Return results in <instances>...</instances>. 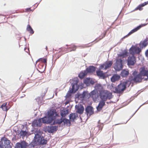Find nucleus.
Returning <instances> with one entry per match:
<instances>
[{"instance_id": "09e8293b", "label": "nucleus", "mask_w": 148, "mask_h": 148, "mask_svg": "<svg viewBox=\"0 0 148 148\" xmlns=\"http://www.w3.org/2000/svg\"><path fill=\"white\" fill-rule=\"evenodd\" d=\"M4 146L5 148H12V147L10 145V144Z\"/></svg>"}, {"instance_id": "69168bd1", "label": "nucleus", "mask_w": 148, "mask_h": 148, "mask_svg": "<svg viewBox=\"0 0 148 148\" xmlns=\"http://www.w3.org/2000/svg\"><path fill=\"white\" fill-rule=\"evenodd\" d=\"M63 48H62V47H60V48H59V49H60V50H62V49H63Z\"/></svg>"}, {"instance_id": "412c9836", "label": "nucleus", "mask_w": 148, "mask_h": 148, "mask_svg": "<svg viewBox=\"0 0 148 148\" xmlns=\"http://www.w3.org/2000/svg\"><path fill=\"white\" fill-rule=\"evenodd\" d=\"M99 97L101 100L106 101V91H100L99 93Z\"/></svg>"}, {"instance_id": "7ed1b4c3", "label": "nucleus", "mask_w": 148, "mask_h": 148, "mask_svg": "<svg viewBox=\"0 0 148 148\" xmlns=\"http://www.w3.org/2000/svg\"><path fill=\"white\" fill-rule=\"evenodd\" d=\"M72 80L73 82L71 84L72 88L70 87L69 90L67 92L65 97L66 98H70V97L71 96V94H74L78 90L79 88V86L80 85L78 84L77 83L79 81V79L77 77L74 78Z\"/></svg>"}, {"instance_id": "603ef678", "label": "nucleus", "mask_w": 148, "mask_h": 148, "mask_svg": "<svg viewBox=\"0 0 148 148\" xmlns=\"http://www.w3.org/2000/svg\"><path fill=\"white\" fill-rule=\"evenodd\" d=\"M145 55L147 57H148V49L145 52Z\"/></svg>"}, {"instance_id": "338daca9", "label": "nucleus", "mask_w": 148, "mask_h": 148, "mask_svg": "<svg viewBox=\"0 0 148 148\" xmlns=\"http://www.w3.org/2000/svg\"><path fill=\"white\" fill-rule=\"evenodd\" d=\"M72 80L71 79H70V80H69V82H68H68H70V83H71V81Z\"/></svg>"}, {"instance_id": "1a4fd4ad", "label": "nucleus", "mask_w": 148, "mask_h": 148, "mask_svg": "<svg viewBox=\"0 0 148 148\" xmlns=\"http://www.w3.org/2000/svg\"><path fill=\"white\" fill-rule=\"evenodd\" d=\"M148 24V23H143L141 24L138 26H137L136 27H135L126 36H124L123 38V39H125L128 36H130L133 33L136 32L138 30H139L140 28L142 27L145 26L146 25H147Z\"/></svg>"}, {"instance_id": "ddd939ff", "label": "nucleus", "mask_w": 148, "mask_h": 148, "mask_svg": "<svg viewBox=\"0 0 148 148\" xmlns=\"http://www.w3.org/2000/svg\"><path fill=\"white\" fill-rule=\"evenodd\" d=\"M23 148H31L36 146V145L35 141L33 142L32 140L29 144L24 140L21 141Z\"/></svg>"}, {"instance_id": "cd10ccee", "label": "nucleus", "mask_w": 148, "mask_h": 148, "mask_svg": "<svg viewBox=\"0 0 148 148\" xmlns=\"http://www.w3.org/2000/svg\"><path fill=\"white\" fill-rule=\"evenodd\" d=\"M61 123V117L60 119H55L53 120L52 122L50 123L51 125H55L56 124L60 125Z\"/></svg>"}, {"instance_id": "f704fd0d", "label": "nucleus", "mask_w": 148, "mask_h": 148, "mask_svg": "<svg viewBox=\"0 0 148 148\" xmlns=\"http://www.w3.org/2000/svg\"><path fill=\"white\" fill-rule=\"evenodd\" d=\"M148 4V1L139 5L135 9H141L142 8Z\"/></svg>"}, {"instance_id": "393cba45", "label": "nucleus", "mask_w": 148, "mask_h": 148, "mask_svg": "<svg viewBox=\"0 0 148 148\" xmlns=\"http://www.w3.org/2000/svg\"><path fill=\"white\" fill-rule=\"evenodd\" d=\"M147 42V40L145 39L143 41H141L139 44V48L141 49V51L143 48L145 47L147 45L148 43Z\"/></svg>"}, {"instance_id": "6e6d98bb", "label": "nucleus", "mask_w": 148, "mask_h": 148, "mask_svg": "<svg viewBox=\"0 0 148 148\" xmlns=\"http://www.w3.org/2000/svg\"><path fill=\"white\" fill-rule=\"evenodd\" d=\"M90 83L93 84L94 83V82L92 80H91L89 82V84Z\"/></svg>"}, {"instance_id": "37998d69", "label": "nucleus", "mask_w": 148, "mask_h": 148, "mask_svg": "<svg viewBox=\"0 0 148 148\" xmlns=\"http://www.w3.org/2000/svg\"><path fill=\"white\" fill-rule=\"evenodd\" d=\"M104 73L103 72L99 77V78H102L103 79H105L107 77V76L105 75V73Z\"/></svg>"}, {"instance_id": "4be33fe9", "label": "nucleus", "mask_w": 148, "mask_h": 148, "mask_svg": "<svg viewBox=\"0 0 148 148\" xmlns=\"http://www.w3.org/2000/svg\"><path fill=\"white\" fill-rule=\"evenodd\" d=\"M105 101L100 100L96 108L98 111H100L102 109L103 107L105 105Z\"/></svg>"}, {"instance_id": "f3484780", "label": "nucleus", "mask_w": 148, "mask_h": 148, "mask_svg": "<svg viewBox=\"0 0 148 148\" xmlns=\"http://www.w3.org/2000/svg\"><path fill=\"white\" fill-rule=\"evenodd\" d=\"M99 93L95 89H94L90 92V97L94 102H95L98 98Z\"/></svg>"}, {"instance_id": "a211bd4d", "label": "nucleus", "mask_w": 148, "mask_h": 148, "mask_svg": "<svg viewBox=\"0 0 148 148\" xmlns=\"http://www.w3.org/2000/svg\"><path fill=\"white\" fill-rule=\"evenodd\" d=\"M93 107L90 105H88L85 108V113L88 115L90 114V115H91L94 113Z\"/></svg>"}, {"instance_id": "2eb2a0df", "label": "nucleus", "mask_w": 148, "mask_h": 148, "mask_svg": "<svg viewBox=\"0 0 148 148\" xmlns=\"http://www.w3.org/2000/svg\"><path fill=\"white\" fill-rule=\"evenodd\" d=\"M66 46L68 47L66 48L65 47H62L63 48L62 51H66L67 52H71L72 51H75L76 48V47L73 45H66Z\"/></svg>"}, {"instance_id": "c756f323", "label": "nucleus", "mask_w": 148, "mask_h": 148, "mask_svg": "<svg viewBox=\"0 0 148 148\" xmlns=\"http://www.w3.org/2000/svg\"><path fill=\"white\" fill-rule=\"evenodd\" d=\"M61 123L63 122L64 125L66 124L67 125L69 124L70 125L71 124V121L69 119H68L66 118L65 117H61Z\"/></svg>"}, {"instance_id": "a19ab883", "label": "nucleus", "mask_w": 148, "mask_h": 148, "mask_svg": "<svg viewBox=\"0 0 148 148\" xmlns=\"http://www.w3.org/2000/svg\"><path fill=\"white\" fill-rule=\"evenodd\" d=\"M147 101H146V102H145L143 104H142L141 105H140V106L135 111V112L131 116V117L127 121V122L125 123V124H126L127 122L134 115V114H135V113L137 112V111L139 109V108H140V107L142 106H143V105L145 104H147V103H148V102H147Z\"/></svg>"}, {"instance_id": "774afa93", "label": "nucleus", "mask_w": 148, "mask_h": 148, "mask_svg": "<svg viewBox=\"0 0 148 148\" xmlns=\"http://www.w3.org/2000/svg\"><path fill=\"white\" fill-rule=\"evenodd\" d=\"M45 49H46V50H47V46L46 47Z\"/></svg>"}, {"instance_id": "6e6552de", "label": "nucleus", "mask_w": 148, "mask_h": 148, "mask_svg": "<svg viewBox=\"0 0 148 148\" xmlns=\"http://www.w3.org/2000/svg\"><path fill=\"white\" fill-rule=\"evenodd\" d=\"M43 129L45 132H48L51 134L56 132L58 130V126L56 125L46 126L43 128Z\"/></svg>"}, {"instance_id": "864d4df0", "label": "nucleus", "mask_w": 148, "mask_h": 148, "mask_svg": "<svg viewBox=\"0 0 148 148\" xmlns=\"http://www.w3.org/2000/svg\"><path fill=\"white\" fill-rule=\"evenodd\" d=\"M11 106L8 107V106L7 105V106H6V111H8V110L10 108Z\"/></svg>"}, {"instance_id": "9b49d317", "label": "nucleus", "mask_w": 148, "mask_h": 148, "mask_svg": "<svg viewBox=\"0 0 148 148\" xmlns=\"http://www.w3.org/2000/svg\"><path fill=\"white\" fill-rule=\"evenodd\" d=\"M122 60L121 58L116 59L115 64V66L114 67L115 70L119 71L122 70L123 68Z\"/></svg>"}, {"instance_id": "3c124183", "label": "nucleus", "mask_w": 148, "mask_h": 148, "mask_svg": "<svg viewBox=\"0 0 148 148\" xmlns=\"http://www.w3.org/2000/svg\"><path fill=\"white\" fill-rule=\"evenodd\" d=\"M42 146L38 145L36 148H45V146H44V145H42Z\"/></svg>"}, {"instance_id": "e2e57ef3", "label": "nucleus", "mask_w": 148, "mask_h": 148, "mask_svg": "<svg viewBox=\"0 0 148 148\" xmlns=\"http://www.w3.org/2000/svg\"><path fill=\"white\" fill-rule=\"evenodd\" d=\"M79 118L80 119V120H81V121H82V118L81 117V116H80V115H79Z\"/></svg>"}, {"instance_id": "c9c22d12", "label": "nucleus", "mask_w": 148, "mask_h": 148, "mask_svg": "<svg viewBox=\"0 0 148 148\" xmlns=\"http://www.w3.org/2000/svg\"><path fill=\"white\" fill-rule=\"evenodd\" d=\"M75 99H83L82 94H80L79 92H78L75 95Z\"/></svg>"}, {"instance_id": "4468645a", "label": "nucleus", "mask_w": 148, "mask_h": 148, "mask_svg": "<svg viewBox=\"0 0 148 148\" xmlns=\"http://www.w3.org/2000/svg\"><path fill=\"white\" fill-rule=\"evenodd\" d=\"M136 62V58L133 55L129 56L127 60V64L128 66H133Z\"/></svg>"}, {"instance_id": "f257e3e1", "label": "nucleus", "mask_w": 148, "mask_h": 148, "mask_svg": "<svg viewBox=\"0 0 148 148\" xmlns=\"http://www.w3.org/2000/svg\"><path fill=\"white\" fill-rule=\"evenodd\" d=\"M143 76H146L148 78V70L146 69L145 67L140 68L139 73L136 70L133 71L132 75L129 76V79L134 83H139L141 82L144 79Z\"/></svg>"}, {"instance_id": "423d86ee", "label": "nucleus", "mask_w": 148, "mask_h": 148, "mask_svg": "<svg viewBox=\"0 0 148 148\" xmlns=\"http://www.w3.org/2000/svg\"><path fill=\"white\" fill-rule=\"evenodd\" d=\"M96 67L93 66H90L87 67L84 71H82L78 74V77L80 79L83 78L88 73H91L95 72Z\"/></svg>"}, {"instance_id": "0eeeda50", "label": "nucleus", "mask_w": 148, "mask_h": 148, "mask_svg": "<svg viewBox=\"0 0 148 148\" xmlns=\"http://www.w3.org/2000/svg\"><path fill=\"white\" fill-rule=\"evenodd\" d=\"M46 116H45L42 118H39L38 120H34L32 124V127H40L42 125V123L48 124L47 122Z\"/></svg>"}, {"instance_id": "aec40b11", "label": "nucleus", "mask_w": 148, "mask_h": 148, "mask_svg": "<svg viewBox=\"0 0 148 148\" xmlns=\"http://www.w3.org/2000/svg\"><path fill=\"white\" fill-rule=\"evenodd\" d=\"M69 120L70 121L74 122L75 120L77 119V118H78V114L76 113H71L69 115Z\"/></svg>"}, {"instance_id": "0e129e2a", "label": "nucleus", "mask_w": 148, "mask_h": 148, "mask_svg": "<svg viewBox=\"0 0 148 148\" xmlns=\"http://www.w3.org/2000/svg\"><path fill=\"white\" fill-rule=\"evenodd\" d=\"M25 95H23V96H22L21 97V98H22L23 97H25Z\"/></svg>"}, {"instance_id": "a18cd8bd", "label": "nucleus", "mask_w": 148, "mask_h": 148, "mask_svg": "<svg viewBox=\"0 0 148 148\" xmlns=\"http://www.w3.org/2000/svg\"><path fill=\"white\" fill-rule=\"evenodd\" d=\"M89 80L88 79H86L84 80V83L86 84H89Z\"/></svg>"}, {"instance_id": "8fccbe9b", "label": "nucleus", "mask_w": 148, "mask_h": 148, "mask_svg": "<svg viewBox=\"0 0 148 148\" xmlns=\"http://www.w3.org/2000/svg\"><path fill=\"white\" fill-rule=\"evenodd\" d=\"M106 34V32H104L103 34L101 36V38H100L99 39V40H100L102 38H104Z\"/></svg>"}, {"instance_id": "473e14b6", "label": "nucleus", "mask_w": 148, "mask_h": 148, "mask_svg": "<svg viewBox=\"0 0 148 148\" xmlns=\"http://www.w3.org/2000/svg\"><path fill=\"white\" fill-rule=\"evenodd\" d=\"M113 95H112V92H110L108 90L106 91V99L110 100L112 98Z\"/></svg>"}, {"instance_id": "4c0bfd02", "label": "nucleus", "mask_w": 148, "mask_h": 148, "mask_svg": "<svg viewBox=\"0 0 148 148\" xmlns=\"http://www.w3.org/2000/svg\"><path fill=\"white\" fill-rule=\"evenodd\" d=\"M34 10H25V11L24 10H14V13L15 12L17 13L18 12H27L30 11H32V12H33Z\"/></svg>"}, {"instance_id": "6ab92c4d", "label": "nucleus", "mask_w": 148, "mask_h": 148, "mask_svg": "<svg viewBox=\"0 0 148 148\" xmlns=\"http://www.w3.org/2000/svg\"><path fill=\"white\" fill-rule=\"evenodd\" d=\"M60 113L61 117H65L69 113V110L68 109L63 108L62 109L60 110Z\"/></svg>"}, {"instance_id": "c03bdc74", "label": "nucleus", "mask_w": 148, "mask_h": 148, "mask_svg": "<svg viewBox=\"0 0 148 148\" xmlns=\"http://www.w3.org/2000/svg\"><path fill=\"white\" fill-rule=\"evenodd\" d=\"M88 91H84L82 93V97H83V99L85 98V96L88 92Z\"/></svg>"}, {"instance_id": "e433bc0d", "label": "nucleus", "mask_w": 148, "mask_h": 148, "mask_svg": "<svg viewBox=\"0 0 148 148\" xmlns=\"http://www.w3.org/2000/svg\"><path fill=\"white\" fill-rule=\"evenodd\" d=\"M108 87H109V88L112 91L115 93L114 90H115V88L116 87L115 86L114 84L112 83L111 85L108 86Z\"/></svg>"}, {"instance_id": "de8ad7c7", "label": "nucleus", "mask_w": 148, "mask_h": 148, "mask_svg": "<svg viewBox=\"0 0 148 148\" xmlns=\"http://www.w3.org/2000/svg\"><path fill=\"white\" fill-rule=\"evenodd\" d=\"M36 101L39 104L40 101H41L40 98L38 97L36 99Z\"/></svg>"}, {"instance_id": "052dcab7", "label": "nucleus", "mask_w": 148, "mask_h": 148, "mask_svg": "<svg viewBox=\"0 0 148 148\" xmlns=\"http://www.w3.org/2000/svg\"><path fill=\"white\" fill-rule=\"evenodd\" d=\"M144 79V80L145 81H147L148 79V78L147 77L146 78H144L143 79Z\"/></svg>"}, {"instance_id": "13d9d810", "label": "nucleus", "mask_w": 148, "mask_h": 148, "mask_svg": "<svg viewBox=\"0 0 148 148\" xmlns=\"http://www.w3.org/2000/svg\"><path fill=\"white\" fill-rule=\"evenodd\" d=\"M69 103V101H66L65 102V105H66L68 104V103Z\"/></svg>"}, {"instance_id": "5701e85b", "label": "nucleus", "mask_w": 148, "mask_h": 148, "mask_svg": "<svg viewBox=\"0 0 148 148\" xmlns=\"http://www.w3.org/2000/svg\"><path fill=\"white\" fill-rule=\"evenodd\" d=\"M1 141L2 144L3 145V146L10 144V143H11L10 141L5 137H3L1 138Z\"/></svg>"}, {"instance_id": "a878e982", "label": "nucleus", "mask_w": 148, "mask_h": 148, "mask_svg": "<svg viewBox=\"0 0 148 148\" xmlns=\"http://www.w3.org/2000/svg\"><path fill=\"white\" fill-rule=\"evenodd\" d=\"M129 74L128 70H126L124 69L122 71L120 75L122 77H127Z\"/></svg>"}, {"instance_id": "49530a36", "label": "nucleus", "mask_w": 148, "mask_h": 148, "mask_svg": "<svg viewBox=\"0 0 148 148\" xmlns=\"http://www.w3.org/2000/svg\"><path fill=\"white\" fill-rule=\"evenodd\" d=\"M90 97H91L90 95V92L89 93L88 92L87 94L85 96V98L89 99Z\"/></svg>"}, {"instance_id": "58836bf2", "label": "nucleus", "mask_w": 148, "mask_h": 148, "mask_svg": "<svg viewBox=\"0 0 148 148\" xmlns=\"http://www.w3.org/2000/svg\"><path fill=\"white\" fill-rule=\"evenodd\" d=\"M7 104V102L3 103L0 106V108H1L4 111H6V106Z\"/></svg>"}, {"instance_id": "dca6fc26", "label": "nucleus", "mask_w": 148, "mask_h": 148, "mask_svg": "<svg viewBox=\"0 0 148 148\" xmlns=\"http://www.w3.org/2000/svg\"><path fill=\"white\" fill-rule=\"evenodd\" d=\"M76 112L80 115L82 114L84 110V106L81 104L76 105L75 106Z\"/></svg>"}, {"instance_id": "72a5a7b5", "label": "nucleus", "mask_w": 148, "mask_h": 148, "mask_svg": "<svg viewBox=\"0 0 148 148\" xmlns=\"http://www.w3.org/2000/svg\"><path fill=\"white\" fill-rule=\"evenodd\" d=\"M26 30L30 34H33L34 33V31L33 30V29L29 24L27 25L26 28Z\"/></svg>"}, {"instance_id": "f03ea898", "label": "nucleus", "mask_w": 148, "mask_h": 148, "mask_svg": "<svg viewBox=\"0 0 148 148\" xmlns=\"http://www.w3.org/2000/svg\"><path fill=\"white\" fill-rule=\"evenodd\" d=\"M33 132L34 131L36 134L34 137V139L32 140L33 142L35 141L36 145L37 144L39 145H46L47 141V140L44 138V136L40 135L42 134V132L39 129H37L32 130H31Z\"/></svg>"}, {"instance_id": "79ce46f5", "label": "nucleus", "mask_w": 148, "mask_h": 148, "mask_svg": "<svg viewBox=\"0 0 148 148\" xmlns=\"http://www.w3.org/2000/svg\"><path fill=\"white\" fill-rule=\"evenodd\" d=\"M100 70V69H99V70H97L96 71V74L99 77L103 72V71H101Z\"/></svg>"}, {"instance_id": "9d476101", "label": "nucleus", "mask_w": 148, "mask_h": 148, "mask_svg": "<svg viewBox=\"0 0 148 148\" xmlns=\"http://www.w3.org/2000/svg\"><path fill=\"white\" fill-rule=\"evenodd\" d=\"M129 53L130 54L134 55L136 54H139L141 52V49L139 47H136L135 46L132 45L130 48Z\"/></svg>"}, {"instance_id": "20e7f679", "label": "nucleus", "mask_w": 148, "mask_h": 148, "mask_svg": "<svg viewBox=\"0 0 148 148\" xmlns=\"http://www.w3.org/2000/svg\"><path fill=\"white\" fill-rule=\"evenodd\" d=\"M132 81L130 80L129 77L128 79L126 80L125 81L121 82L115 88V93L120 94L121 93H123L124 90L126 89L127 85H128V87H129Z\"/></svg>"}, {"instance_id": "bb28decb", "label": "nucleus", "mask_w": 148, "mask_h": 148, "mask_svg": "<svg viewBox=\"0 0 148 148\" xmlns=\"http://www.w3.org/2000/svg\"><path fill=\"white\" fill-rule=\"evenodd\" d=\"M95 89L96 90L97 92H100V91H103V87L100 84H96L94 87Z\"/></svg>"}, {"instance_id": "f8f14e48", "label": "nucleus", "mask_w": 148, "mask_h": 148, "mask_svg": "<svg viewBox=\"0 0 148 148\" xmlns=\"http://www.w3.org/2000/svg\"><path fill=\"white\" fill-rule=\"evenodd\" d=\"M113 63L112 60L106 61L103 64H100L99 69H107L110 67Z\"/></svg>"}, {"instance_id": "680f3d73", "label": "nucleus", "mask_w": 148, "mask_h": 148, "mask_svg": "<svg viewBox=\"0 0 148 148\" xmlns=\"http://www.w3.org/2000/svg\"><path fill=\"white\" fill-rule=\"evenodd\" d=\"M123 39H123V38H122L121 39V40H120V42H122L123 41Z\"/></svg>"}, {"instance_id": "39448f33", "label": "nucleus", "mask_w": 148, "mask_h": 148, "mask_svg": "<svg viewBox=\"0 0 148 148\" xmlns=\"http://www.w3.org/2000/svg\"><path fill=\"white\" fill-rule=\"evenodd\" d=\"M47 119V122L48 124L51 123L53 120L59 116V115L56 113V110L54 109H51L48 110L45 114Z\"/></svg>"}, {"instance_id": "7c9ffc66", "label": "nucleus", "mask_w": 148, "mask_h": 148, "mask_svg": "<svg viewBox=\"0 0 148 148\" xmlns=\"http://www.w3.org/2000/svg\"><path fill=\"white\" fill-rule=\"evenodd\" d=\"M128 52L127 50H125L123 51L122 52H120L119 54H118V55L119 57H124L127 56Z\"/></svg>"}, {"instance_id": "5fc2aeb1", "label": "nucleus", "mask_w": 148, "mask_h": 148, "mask_svg": "<svg viewBox=\"0 0 148 148\" xmlns=\"http://www.w3.org/2000/svg\"><path fill=\"white\" fill-rule=\"evenodd\" d=\"M47 92V91L46 90L45 92L44 93V95H41V96H42V99H43V97L45 95V94H46V93Z\"/></svg>"}, {"instance_id": "c85d7f7f", "label": "nucleus", "mask_w": 148, "mask_h": 148, "mask_svg": "<svg viewBox=\"0 0 148 148\" xmlns=\"http://www.w3.org/2000/svg\"><path fill=\"white\" fill-rule=\"evenodd\" d=\"M38 61H40L41 62H42L44 63L45 64V68L44 67V64H42V71H43L44 70H45V67L46 66V64L47 62V59L46 58H40L37 61H36V62Z\"/></svg>"}, {"instance_id": "bf43d9fd", "label": "nucleus", "mask_w": 148, "mask_h": 148, "mask_svg": "<svg viewBox=\"0 0 148 148\" xmlns=\"http://www.w3.org/2000/svg\"><path fill=\"white\" fill-rule=\"evenodd\" d=\"M0 148H4L3 147V145L2 144L0 143Z\"/></svg>"}, {"instance_id": "2f4dec72", "label": "nucleus", "mask_w": 148, "mask_h": 148, "mask_svg": "<svg viewBox=\"0 0 148 148\" xmlns=\"http://www.w3.org/2000/svg\"><path fill=\"white\" fill-rule=\"evenodd\" d=\"M24 128V126H23V127L22 128V129L21 130V131L20 132V134L21 136H22L23 137H24L25 136H29L30 134H27V132L25 130H23V129Z\"/></svg>"}, {"instance_id": "4d7b16f0", "label": "nucleus", "mask_w": 148, "mask_h": 148, "mask_svg": "<svg viewBox=\"0 0 148 148\" xmlns=\"http://www.w3.org/2000/svg\"><path fill=\"white\" fill-rule=\"evenodd\" d=\"M87 118L86 120H87L90 117L91 115H90V114H89L88 115H87Z\"/></svg>"}, {"instance_id": "ea45409f", "label": "nucleus", "mask_w": 148, "mask_h": 148, "mask_svg": "<svg viewBox=\"0 0 148 148\" xmlns=\"http://www.w3.org/2000/svg\"><path fill=\"white\" fill-rule=\"evenodd\" d=\"M15 148H23L21 141L17 143L15 145Z\"/></svg>"}, {"instance_id": "b1692460", "label": "nucleus", "mask_w": 148, "mask_h": 148, "mask_svg": "<svg viewBox=\"0 0 148 148\" xmlns=\"http://www.w3.org/2000/svg\"><path fill=\"white\" fill-rule=\"evenodd\" d=\"M120 78V76L117 74H113L110 78L111 81L112 82L119 80Z\"/></svg>"}]
</instances>
